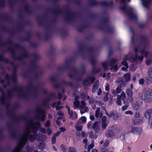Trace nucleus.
<instances>
[{
    "label": "nucleus",
    "instance_id": "51",
    "mask_svg": "<svg viewBox=\"0 0 152 152\" xmlns=\"http://www.w3.org/2000/svg\"><path fill=\"white\" fill-rule=\"evenodd\" d=\"M89 136L92 139H96V137L94 136V135L91 132L90 133Z\"/></svg>",
    "mask_w": 152,
    "mask_h": 152
},
{
    "label": "nucleus",
    "instance_id": "38",
    "mask_svg": "<svg viewBox=\"0 0 152 152\" xmlns=\"http://www.w3.org/2000/svg\"><path fill=\"white\" fill-rule=\"evenodd\" d=\"M124 113L126 115H132L133 114V113L131 110H128L125 112Z\"/></svg>",
    "mask_w": 152,
    "mask_h": 152
},
{
    "label": "nucleus",
    "instance_id": "1",
    "mask_svg": "<svg viewBox=\"0 0 152 152\" xmlns=\"http://www.w3.org/2000/svg\"><path fill=\"white\" fill-rule=\"evenodd\" d=\"M6 78L5 80H0V81L3 85V88H0L1 92V96L0 99V104L8 106L9 104V98L13 95L15 93L21 98L24 99L27 98L28 93H25L22 87H15L13 90H8L6 92L7 86L9 85V81L11 80L14 82L16 81V78L15 74H13L11 76L6 75Z\"/></svg>",
    "mask_w": 152,
    "mask_h": 152
},
{
    "label": "nucleus",
    "instance_id": "21",
    "mask_svg": "<svg viewBox=\"0 0 152 152\" xmlns=\"http://www.w3.org/2000/svg\"><path fill=\"white\" fill-rule=\"evenodd\" d=\"M105 135L107 137H111L114 136V134L112 131L107 130L105 132Z\"/></svg>",
    "mask_w": 152,
    "mask_h": 152
},
{
    "label": "nucleus",
    "instance_id": "44",
    "mask_svg": "<svg viewBox=\"0 0 152 152\" xmlns=\"http://www.w3.org/2000/svg\"><path fill=\"white\" fill-rule=\"evenodd\" d=\"M83 128V126H77L76 127V129L78 131H80L82 130V129Z\"/></svg>",
    "mask_w": 152,
    "mask_h": 152
},
{
    "label": "nucleus",
    "instance_id": "7",
    "mask_svg": "<svg viewBox=\"0 0 152 152\" xmlns=\"http://www.w3.org/2000/svg\"><path fill=\"white\" fill-rule=\"evenodd\" d=\"M144 94H143L140 93L139 94L138 97L136 99V103L134 104L133 105V109L135 110H137L140 105V103H142V100L143 99V96Z\"/></svg>",
    "mask_w": 152,
    "mask_h": 152
},
{
    "label": "nucleus",
    "instance_id": "34",
    "mask_svg": "<svg viewBox=\"0 0 152 152\" xmlns=\"http://www.w3.org/2000/svg\"><path fill=\"white\" fill-rule=\"evenodd\" d=\"M0 61H4V62L6 63H7L8 62V60L7 59H4L3 57V56L2 55H0Z\"/></svg>",
    "mask_w": 152,
    "mask_h": 152
},
{
    "label": "nucleus",
    "instance_id": "26",
    "mask_svg": "<svg viewBox=\"0 0 152 152\" xmlns=\"http://www.w3.org/2000/svg\"><path fill=\"white\" fill-rule=\"evenodd\" d=\"M152 82V77L151 76H149L147 77L146 80V83L147 84H149Z\"/></svg>",
    "mask_w": 152,
    "mask_h": 152
},
{
    "label": "nucleus",
    "instance_id": "19",
    "mask_svg": "<svg viewBox=\"0 0 152 152\" xmlns=\"http://www.w3.org/2000/svg\"><path fill=\"white\" fill-rule=\"evenodd\" d=\"M99 86L98 81H96L94 83L92 88V91L95 93L96 90L98 88Z\"/></svg>",
    "mask_w": 152,
    "mask_h": 152
},
{
    "label": "nucleus",
    "instance_id": "47",
    "mask_svg": "<svg viewBox=\"0 0 152 152\" xmlns=\"http://www.w3.org/2000/svg\"><path fill=\"white\" fill-rule=\"evenodd\" d=\"M50 125V121L49 120H48L47 121V122L45 124V126L46 127H48Z\"/></svg>",
    "mask_w": 152,
    "mask_h": 152
},
{
    "label": "nucleus",
    "instance_id": "37",
    "mask_svg": "<svg viewBox=\"0 0 152 152\" xmlns=\"http://www.w3.org/2000/svg\"><path fill=\"white\" fill-rule=\"evenodd\" d=\"M148 76H152V67H151L148 69Z\"/></svg>",
    "mask_w": 152,
    "mask_h": 152
},
{
    "label": "nucleus",
    "instance_id": "13",
    "mask_svg": "<svg viewBox=\"0 0 152 152\" xmlns=\"http://www.w3.org/2000/svg\"><path fill=\"white\" fill-rule=\"evenodd\" d=\"M95 78L94 77H91L86 79L84 82V84L87 85L92 83L94 81Z\"/></svg>",
    "mask_w": 152,
    "mask_h": 152
},
{
    "label": "nucleus",
    "instance_id": "17",
    "mask_svg": "<svg viewBox=\"0 0 152 152\" xmlns=\"http://www.w3.org/2000/svg\"><path fill=\"white\" fill-rule=\"evenodd\" d=\"M143 6L146 8H148L151 4V0H141Z\"/></svg>",
    "mask_w": 152,
    "mask_h": 152
},
{
    "label": "nucleus",
    "instance_id": "4",
    "mask_svg": "<svg viewBox=\"0 0 152 152\" xmlns=\"http://www.w3.org/2000/svg\"><path fill=\"white\" fill-rule=\"evenodd\" d=\"M130 79V76L129 74L125 75L123 77H119L117 80V83L119 84L120 86L122 87L126 85V83L129 81Z\"/></svg>",
    "mask_w": 152,
    "mask_h": 152
},
{
    "label": "nucleus",
    "instance_id": "35",
    "mask_svg": "<svg viewBox=\"0 0 152 152\" xmlns=\"http://www.w3.org/2000/svg\"><path fill=\"white\" fill-rule=\"evenodd\" d=\"M27 56V52L26 51H24L22 55L21 56L22 57H19L18 59V60H21L22 59V57H26Z\"/></svg>",
    "mask_w": 152,
    "mask_h": 152
},
{
    "label": "nucleus",
    "instance_id": "32",
    "mask_svg": "<svg viewBox=\"0 0 152 152\" xmlns=\"http://www.w3.org/2000/svg\"><path fill=\"white\" fill-rule=\"evenodd\" d=\"M145 94L149 96H152V90L148 89L145 91Z\"/></svg>",
    "mask_w": 152,
    "mask_h": 152
},
{
    "label": "nucleus",
    "instance_id": "41",
    "mask_svg": "<svg viewBox=\"0 0 152 152\" xmlns=\"http://www.w3.org/2000/svg\"><path fill=\"white\" fill-rule=\"evenodd\" d=\"M113 70L114 71H116L118 70V66L116 65L113 66L111 69V70Z\"/></svg>",
    "mask_w": 152,
    "mask_h": 152
},
{
    "label": "nucleus",
    "instance_id": "52",
    "mask_svg": "<svg viewBox=\"0 0 152 152\" xmlns=\"http://www.w3.org/2000/svg\"><path fill=\"white\" fill-rule=\"evenodd\" d=\"M121 99L120 98H118L117 97V104H118V105H121Z\"/></svg>",
    "mask_w": 152,
    "mask_h": 152
},
{
    "label": "nucleus",
    "instance_id": "46",
    "mask_svg": "<svg viewBox=\"0 0 152 152\" xmlns=\"http://www.w3.org/2000/svg\"><path fill=\"white\" fill-rule=\"evenodd\" d=\"M139 82L140 84H142L144 82V80L143 78H141L139 80Z\"/></svg>",
    "mask_w": 152,
    "mask_h": 152
},
{
    "label": "nucleus",
    "instance_id": "53",
    "mask_svg": "<svg viewBox=\"0 0 152 152\" xmlns=\"http://www.w3.org/2000/svg\"><path fill=\"white\" fill-rule=\"evenodd\" d=\"M109 141L107 140H106V142L104 144V146L105 147L107 146L109 144Z\"/></svg>",
    "mask_w": 152,
    "mask_h": 152
},
{
    "label": "nucleus",
    "instance_id": "45",
    "mask_svg": "<svg viewBox=\"0 0 152 152\" xmlns=\"http://www.w3.org/2000/svg\"><path fill=\"white\" fill-rule=\"evenodd\" d=\"M128 107L129 105H124L122 107V110L123 111H124L125 110H126Z\"/></svg>",
    "mask_w": 152,
    "mask_h": 152
},
{
    "label": "nucleus",
    "instance_id": "57",
    "mask_svg": "<svg viewBox=\"0 0 152 152\" xmlns=\"http://www.w3.org/2000/svg\"><path fill=\"white\" fill-rule=\"evenodd\" d=\"M116 90L113 89L112 90V93L114 95H116L117 94H118L116 91Z\"/></svg>",
    "mask_w": 152,
    "mask_h": 152
},
{
    "label": "nucleus",
    "instance_id": "27",
    "mask_svg": "<svg viewBox=\"0 0 152 152\" xmlns=\"http://www.w3.org/2000/svg\"><path fill=\"white\" fill-rule=\"evenodd\" d=\"M127 95L129 97H132L133 95L132 92V90L128 89L126 91Z\"/></svg>",
    "mask_w": 152,
    "mask_h": 152
},
{
    "label": "nucleus",
    "instance_id": "62",
    "mask_svg": "<svg viewBox=\"0 0 152 152\" xmlns=\"http://www.w3.org/2000/svg\"><path fill=\"white\" fill-rule=\"evenodd\" d=\"M102 4L105 6H109V5L108 4V3H107L106 2L104 1L102 2Z\"/></svg>",
    "mask_w": 152,
    "mask_h": 152
},
{
    "label": "nucleus",
    "instance_id": "15",
    "mask_svg": "<svg viewBox=\"0 0 152 152\" xmlns=\"http://www.w3.org/2000/svg\"><path fill=\"white\" fill-rule=\"evenodd\" d=\"M152 113V108L148 110L145 113L144 115L145 117L147 119H150Z\"/></svg>",
    "mask_w": 152,
    "mask_h": 152
},
{
    "label": "nucleus",
    "instance_id": "3",
    "mask_svg": "<svg viewBox=\"0 0 152 152\" xmlns=\"http://www.w3.org/2000/svg\"><path fill=\"white\" fill-rule=\"evenodd\" d=\"M140 48V46L135 47L134 49V54L132 52H129L127 55L125 56V59L128 58L129 59V60L132 62L135 61L137 59L140 61H142L143 58V56H138L137 54V53L139 52Z\"/></svg>",
    "mask_w": 152,
    "mask_h": 152
},
{
    "label": "nucleus",
    "instance_id": "28",
    "mask_svg": "<svg viewBox=\"0 0 152 152\" xmlns=\"http://www.w3.org/2000/svg\"><path fill=\"white\" fill-rule=\"evenodd\" d=\"M60 148L63 152H67V147L65 146L62 144L60 146Z\"/></svg>",
    "mask_w": 152,
    "mask_h": 152
},
{
    "label": "nucleus",
    "instance_id": "48",
    "mask_svg": "<svg viewBox=\"0 0 152 152\" xmlns=\"http://www.w3.org/2000/svg\"><path fill=\"white\" fill-rule=\"evenodd\" d=\"M56 137L55 136H53L51 140L52 144H55L56 143Z\"/></svg>",
    "mask_w": 152,
    "mask_h": 152
},
{
    "label": "nucleus",
    "instance_id": "61",
    "mask_svg": "<svg viewBox=\"0 0 152 152\" xmlns=\"http://www.w3.org/2000/svg\"><path fill=\"white\" fill-rule=\"evenodd\" d=\"M102 93V90L101 88H99V91L97 93V94L98 95H100Z\"/></svg>",
    "mask_w": 152,
    "mask_h": 152
},
{
    "label": "nucleus",
    "instance_id": "2",
    "mask_svg": "<svg viewBox=\"0 0 152 152\" xmlns=\"http://www.w3.org/2000/svg\"><path fill=\"white\" fill-rule=\"evenodd\" d=\"M40 126V123L39 122L34 123L33 119H28L26 122L23 134L19 138L17 146L12 152H20L26 144L28 137L31 142L34 141L35 139V135H29V134L31 132L34 133L37 132Z\"/></svg>",
    "mask_w": 152,
    "mask_h": 152
},
{
    "label": "nucleus",
    "instance_id": "33",
    "mask_svg": "<svg viewBox=\"0 0 152 152\" xmlns=\"http://www.w3.org/2000/svg\"><path fill=\"white\" fill-rule=\"evenodd\" d=\"M145 100L146 102H151L152 101V99L149 97H146L145 99Z\"/></svg>",
    "mask_w": 152,
    "mask_h": 152
},
{
    "label": "nucleus",
    "instance_id": "50",
    "mask_svg": "<svg viewBox=\"0 0 152 152\" xmlns=\"http://www.w3.org/2000/svg\"><path fill=\"white\" fill-rule=\"evenodd\" d=\"M102 123L106 122L107 119L105 116H103L102 119Z\"/></svg>",
    "mask_w": 152,
    "mask_h": 152
},
{
    "label": "nucleus",
    "instance_id": "25",
    "mask_svg": "<svg viewBox=\"0 0 152 152\" xmlns=\"http://www.w3.org/2000/svg\"><path fill=\"white\" fill-rule=\"evenodd\" d=\"M122 100H124L126 97V94L124 92L122 91L120 95H118L117 96Z\"/></svg>",
    "mask_w": 152,
    "mask_h": 152
},
{
    "label": "nucleus",
    "instance_id": "54",
    "mask_svg": "<svg viewBox=\"0 0 152 152\" xmlns=\"http://www.w3.org/2000/svg\"><path fill=\"white\" fill-rule=\"evenodd\" d=\"M105 90L106 91H109V84H107V86H106L105 88Z\"/></svg>",
    "mask_w": 152,
    "mask_h": 152
},
{
    "label": "nucleus",
    "instance_id": "29",
    "mask_svg": "<svg viewBox=\"0 0 152 152\" xmlns=\"http://www.w3.org/2000/svg\"><path fill=\"white\" fill-rule=\"evenodd\" d=\"M94 140H93L92 141L91 144L88 146L87 150H88V151L90 150V151L94 147Z\"/></svg>",
    "mask_w": 152,
    "mask_h": 152
},
{
    "label": "nucleus",
    "instance_id": "8",
    "mask_svg": "<svg viewBox=\"0 0 152 152\" xmlns=\"http://www.w3.org/2000/svg\"><path fill=\"white\" fill-rule=\"evenodd\" d=\"M106 115L110 118L113 117V119L114 121H119L120 117V114L119 113L116 111L113 110L111 112L110 114H109L107 112H106Z\"/></svg>",
    "mask_w": 152,
    "mask_h": 152
},
{
    "label": "nucleus",
    "instance_id": "22",
    "mask_svg": "<svg viewBox=\"0 0 152 152\" xmlns=\"http://www.w3.org/2000/svg\"><path fill=\"white\" fill-rule=\"evenodd\" d=\"M60 104V102L58 101L57 102H56L53 103V107H56V109L58 110L61 109L63 107V106H59Z\"/></svg>",
    "mask_w": 152,
    "mask_h": 152
},
{
    "label": "nucleus",
    "instance_id": "10",
    "mask_svg": "<svg viewBox=\"0 0 152 152\" xmlns=\"http://www.w3.org/2000/svg\"><path fill=\"white\" fill-rule=\"evenodd\" d=\"M117 61L115 59H112L110 62L108 61L103 62L102 63V64L104 69H107L108 67L109 66H112Z\"/></svg>",
    "mask_w": 152,
    "mask_h": 152
},
{
    "label": "nucleus",
    "instance_id": "42",
    "mask_svg": "<svg viewBox=\"0 0 152 152\" xmlns=\"http://www.w3.org/2000/svg\"><path fill=\"white\" fill-rule=\"evenodd\" d=\"M121 86H118L116 88V91H117L118 94L120 93L121 91Z\"/></svg>",
    "mask_w": 152,
    "mask_h": 152
},
{
    "label": "nucleus",
    "instance_id": "23",
    "mask_svg": "<svg viewBox=\"0 0 152 152\" xmlns=\"http://www.w3.org/2000/svg\"><path fill=\"white\" fill-rule=\"evenodd\" d=\"M57 115L59 116V117L58 118V120L61 119L63 118L64 116V114L61 111H59L57 114Z\"/></svg>",
    "mask_w": 152,
    "mask_h": 152
},
{
    "label": "nucleus",
    "instance_id": "55",
    "mask_svg": "<svg viewBox=\"0 0 152 152\" xmlns=\"http://www.w3.org/2000/svg\"><path fill=\"white\" fill-rule=\"evenodd\" d=\"M86 94L84 93L82 94L80 96L81 98L82 99H84L86 97Z\"/></svg>",
    "mask_w": 152,
    "mask_h": 152
},
{
    "label": "nucleus",
    "instance_id": "63",
    "mask_svg": "<svg viewBox=\"0 0 152 152\" xmlns=\"http://www.w3.org/2000/svg\"><path fill=\"white\" fill-rule=\"evenodd\" d=\"M85 135L86 133L84 131H83L81 132V135L83 137H85Z\"/></svg>",
    "mask_w": 152,
    "mask_h": 152
},
{
    "label": "nucleus",
    "instance_id": "64",
    "mask_svg": "<svg viewBox=\"0 0 152 152\" xmlns=\"http://www.w3.org/2000/svg\"><path fill=\"white\" fill-rule=\"evenodd\" d=\"M96 103L99 106L102 105V103L99 101H96Z\"/></svg>",
    "mask_w": 152,
    "mask_h": 152
},
{
    "label": "nucleus",
    "instance_id": "49",
    "mask_svg": "<svg viewBox=\"0 0 152 152\" xmlns=\"http://www.w3.org/2000/svg\"><path fill=\"white\" fill-rule=\"evenodd\" d=\"M101 152H108V149L106 148H102L101 150Z\"/></svg>",
    "mask_w": 152,
    "mask_h": 152
},
{
    "label": "nucleus",
    "instance_id": "11",
    "mask_svg": "<svg viewBox=\"0 0 152 152\" xmlns=\"http://www.w3.org/2000/svg\"><path fill=\"white\" fill-rule=\"evenodd\" d=\"M79 108L81 114H83L85 113L88 111V108L86 106V103L83 101H82L81 102V105L80 106Z\"/></svg>",
    "mask_w": 152,
    "mask_h": 152
},
{
    "label": "nucleus",
    "instance_id": "18",
    "mask_svg": "<svg viewBox=\"0 0 152 152\" xmlns=\"http://www.w3.org/2000/svg\"><path fill=\"white\" fill-rule=\"evenodd\" d=\"M102 112H100V109L99 107L97 108L95 111V117L98 118H101L102 116Z\"/></svg>",
    "mask_w": 152,
    "mask_h": 152
},
{
    "label": "nucleus",
    "instance_id": "12",
    "mask_svg": "<svg viewBox=\"0 0 152 152\" xmlns=\"http://www.w3.org/2000/svg\"><path fill=\"white\" fill-rule=\"evenodd\" d=\"M66 107L67 109L68 112V114L69 115V118L72 119H76L77 118V115L76 113H74L72 110L71 111L70 109L68 106H66Z\"/></svg>",
    "mask_w": 152,
    "mask_h": 152
},
{
    "label": "nucleus",
    "instance_id": "39",
    "mask_svg": "<svg viewBox=\"0 0 152 152\" xmlns=\"http://www.w3.org/2000/svg\"><path fill=\"white\" fill-rule=\"evenodd\" d=\"M80 121H81V123H84L86 122V118L85 117H82L80 118Z\"/></svg>",
    "mask_w": 152,
    "mask_h": 152
},
{
    "label": "nucleus",
    "instance_id": "36",
    "mask_svg": "<svg viewBox=\"0 0 152 152\" xmlns=\"http://www.w3.org/2000/svg\"><path fill=\"white\" fill-rule=\"evenodd\" d=\"M87 141H88V140L87 139H84L83 140V144H85L84 148L85 149H86L87 146Z\"/></svg>",
    "mask_w": 152,
    "mask_h": 152
},
{
    "label": "nucleus",
    "instance_id": "59",
    "mask_svg": "<svg viewBox=\"0 0 152 152\" xmlns=\"http://www.w3.org/2000/svg\"><path fill=\"white\" fill-rule=\"evenodd\" d=\"M35 139H37L36 137H41V135L40 134H37L35 135Z\"/></svg>",
    "mask_w": 152,
    "mask_h": 152
},
{
    "label": "nucleus",
    "instance_id": "56",
    "mask_svg": "<svg viewBox=\"0 0 152 152\" xmlns=\"http://www.w3.org/2000/svg\"><path fill=\"white\" fill-rule=\"evenodd\" d=\"M47 132L48 135H50L51 133V131L50 129H48L47 131Z\"/></svg>",
    "mask_w": 152,
    "mask_h": 152
},
{
    "label": "nucleus",
    "instance_id": "24",
    "mask_svg": "<svg viewBox=\"0 0 152 152\" xmlns=\"http://www.w3.org/2000/svg\"><path fill=\"white\" fill-rule=\"evenodd\" d=\"M37 140L38 141H45L47 139V137L46 135H41V137H36Z\"/></svg>",
    "mask_w": 152,
    "mask_h": 152
},
{
    "label": "nucleus",
    "instance_id": "6",
    "mask_svg": "<svg viewBox=\"0 0 152 152\" xmlns=\"http://www.w3.org/2000/svg\"><path fill=\"white\" fill-rule=\"evenodd\" d=\"M121 9L122 11L126 12L130 19L133 20H135L137 19V16L135 12L132 10H128L127 9V8L126 6L122 7H121Z\"/></svg>",
    "mask_w": 152,
    "mask_h": 152
},
{
    "label": "nucleus",
    "instance_id": "40",
    "mask_svg": "<svg viewBox=\"0 0 152 152\" xmlns=\"http://www.w3.org/2000/svg\"><path fill=\"white\" fill-rule=\"evenodd\" d=\"M102 128L103 130L105 129L107 127V122L102 123Z\"/></svg>",
    "mask_w": 152,
    "mask_h": 152
},
{
    "label": "nucleus",
    "instance_id": "43",
    "mask_svg": "<svg viewBox=\"0 0 152 152\" xmlns=\"http://www.w3.org/2000/svg\"><path fill=\"white\" fill-rule=\"evenodd\" d=\"M79 102L76 100L75 102H74V104L75 106V107H77L79 104Z\"/></svg>",
    "mask_w": 152,
    "mask_h": 152
},
{
    "label": "nucleus",
    "instance_id": "31",
    "mask_svg": "<svg viewBox=\"0 0 152 152\" xmlns=\"http://www.w3.org/2000/svg\"><path fill=\"white\" fill-rule=\"evenodd\" d=\"M152 63V56L148 58L146 61V64L147 65H150Z\"/></svg>",
    "mask_w": 152,
    "mask_h": 152
},
{
    "label": "nucleus",
    "instance_id": "16",
    "mask_svg": "<svg viewBox=\"0 0 152 152\" xmlns=\"http://www.w3.org/2000/svg\"><path fill=\"white\" fill-rule=\"evenodd\" d=\"M127 60H129V59L128 58L127 59H125L124 56V58L123 59V61L122 62V64L124 65L125 67H124L122 68L121 69L122 70L125 71L128 68V64L126 61Z\"/></svg>",
    "mask_w": 152,
    "mask_h": 152
},
{
    "label": "nucleus",
    "instance_id": "9",
    "mask_svg": "<svg viewBox=\"0 0 152 152\" xmlns=\"http://www.w3.org/2000/svg\"><path fill=\"white\" fill-rule=\"evenodd\" d=\"M148 45V43L146 39L142 40V45L141 46L142 49L140 50V52L141 53L143 54L145 57H147L148 54V52L145 51Z\"/></svg>",
    "mask_w": 152,
    "mask_h": 152
},
{
    "label": "nucleus",
    "instance_id": "58",
    "mask_svg": "<svg viewBox=\"0 0 152 152\" xmlns=\"http://www.w3.org/2000/svg\"><path fill=\"white\" fill-rule=\"evenodd\" d=\"M104 101H107L108 100V97H107V93L106 94L105 97L104 98Z\"/></svg>",
    "mask_w": 152,
    "mask_h": 152
},
{
    "label": "nucleus",
    "instance_id": "20",
    "mask_svg": "<svg viewBox=\"0 0 152 152\" xmlns=\"http://www.w3.org/2000/svg\"><path fill=\"white\" fill-rule=\"evenodd\" d=\"M92 128L95 131H98L99 129V123L97 122H95L92 125Z\"/></svg>",
    "mask_w": 152,
    "mask_h": 152
},
{
    "label": "nucleus",
    "instance_id": "30",
    "mask_svg": "<svg viewBox=\"0 0 152 152\" xmlns=\"http://www.w3.org/2000/svg\"><path fill=\"white\" fill-rule=\"evenodd\" d=\"M68 152H77L76 148L72 147L69 148Z\"/></svg>",
    "mask_w": 152,
    "mask_h": 152
},
{
    "label": "nucleus",
    "instance_id": "14",
    "mask_svg": "<svg viewBox=\"0 0 152 152\" xmlns=\"http://www.w3.org/2000/svg\"><path fill=\"white\" fill-rule=\"evenodd\" d=\"M131 131L132 132L140 135L142 132V130L140 128L134 127L132 129Z\"/></svg>",
    "mask_w": 152,
    "mask_h": 152
},
{
    "label": "nucleus",
    "instance_id": "60",
    "mask_svg": "<svg viewBox=\"0 0 152 152\" xmlns=\"http://www.w3.org/2000/svg\"><path fill=\"white\" fill-rule=\"evenodd\" d=\"M139 113L138 112H136L135 115V117L136 118H138L140 116Z\"/></svg>",
    "mask_w": 152,
    "mask_h": 152
},
{
    "label": "nucleus",
    "instance_id": "5",
    "mask_svg": "<svg viewBox=\"0 0 152 152\" xmlns=\"http://www.w3.org/2000/svg\"><path fill=\"white\" fill-rule=\"evenodd\" d=\"M45 111L40 107H37L35 111V116L38 120H40L42 121H44V118L45 117Z\"/></svg>",
    "mask_w": 152,
    "mask_h": 152
}]
</instances>
